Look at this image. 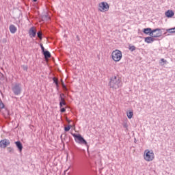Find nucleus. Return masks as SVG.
<instances>
[{
  "label": "nucleus",
  "mask_w": 175,
  "mask_h": 175,
  "mask_svg": "<svg viewBox=\"0 0 175 175\" xmlns=\"http://www.w3.org/2000/svg\"><path fill=\"white\" fill-rule=\"evenodd\" d=\"M108 85L110 88H113V90H118V88H121L122 87V81L121 80V77L118 76L112 77L110 79Z\"/></svg>",
  "instance_id": "1"
},
{
  "label": "nucleus",
  "mask_w": 175,
  "mask_h": 175,
  "mask_svg": "<svg viewBox=\"0 0 175 175\" xmlns=\"http://www.w3.org/2000/svg\"><path fill=\"white\" fill-rule=\"evenodd\" d=\"M71 135L72 136H73L76 143H78V144H83L84 146H86V147H88V142H87V140L84 139L81 134L71 133Z\"/></svg>",
  "instance_id": "2"
},
{
  "label": "nucleus",
  "mask_w": 175,
  "mask_h": 175,
  "mask_svg": "<svg viewBox=\"0 0 175 175\" xmlns=\"http://www.w3.org/2000/svg\"><path fill=\"white\" fill-rule=\"evenodd\" d=\"M121 58H122V53L120 50H115L112 52V59L115 61V62H118L121 61Z\"/></svg>",
  "instance_id": "3"
},
{
  "label": "nucleus",
  "mask_w": 175,
  "mask_h": 175,
  "mask_svg": "<svg viewBox=\"0 0 175 175\" xmlns=\"http://www.w3.org/2000/svg\"><path fill=\"white\" fill-rule=\"evenodd\" d=\"M14 95L18 96L21 94L23 89L21 88V83H15L12 88Z\"/></svg>",
  "instance_id": "4"
},
{
  "label": "nucleus",
  "mask_w": 175,
  "mask_h": 175,
  "mask_svg": "<svg viewBox=\"0 0 175 175\" xmlns=\"http://www.w3.org/2000/svg\"><path fill=\"white\" fill-rule=\"evenodd\" d=\"M145 152H146V154H144L145 161H147V162H151V161H154V152L147 150H145Z\"/></svg>",
  "instance_id": "5"
},
{
  "label": "nucleus",
  "mask_w": 175,
  "mask_h": 175,
  "mask_svg": "<svg viewBox=\"0 0 175 175\" xmlns=\"http://www.w3.org/2000/svg\"><path fill=\"white\" fill-rule=\"evenodd\" d=\"M98 8L100 12H107L110 6L107 2H101L99 3Z\"/></svg>",
  "instance_id": "6"
},
{
  "label": "nucleus",
  "mask_w": 175,
  "mask_h": 175,
  "mask_svg": "<svg viewBox=\"0 0 175 175\" xmlns=\"http://www.w3.org/2000/svg\"><path fill=\"white\" fill-rule=\"evenodd\" d=\"M158 29H152L150 27L144 28L142 31L145 35H149V36H152V33H155Z\"/></svg>",
  "instance_id": "7"
},
{
  "label": "nucleus",
  "mask_w": 175,
  "mask_h": 175,
  "mask_svg": "<svg viewBox=\"0 0 175 175\" xmlns=\"http://www.w3.org/2000/svg\"><path fill=\"white\" fill-rule=\"evenodd\" d=\"M8 146H10V141L9 139H4L0 141V148H6Z\"/></svg>",
  "instance_id": "8"
},
{
  "label": "nucleus",
  "mask_w": 175,
  "mask_h": 175,
  "mask_svg": "<svg viewBox=\"0 0 175 175\" xmlns=\"http://www.w3.org/2000/svg\"><path fill=\"white\" fill-rule=\"evenodd\" d=\"M36 29H35V27H31L29 30V35L30 38H35L36 36Z\"/></svg>",
  "instance_id": "9"
},
{
  "label": "nucleus",
  "mask_w": 175,
  "mask_h": 175,
  "mask_svg": "<svg viewBox=\"0 0 175 175\" xmlns=\"http://www.w3.org/2000/svg\"><path fill=\"white\" fill-rule=\"evenodd\" d=\"M154 29H157V30L156 31L157 32L156 34H154V33H152V38H161V36H162V29L159 28H157Z\"/></svg>",
  "instance_id": "10"
},
{
  "label": "nucleus",
  "mask_w": 175,
  "mask_h": 175,
  "mask_svg": "<svg viewBox=\"0 0 175 175\" xmlns=\"http://www.w3.org/2000/svg\"><path fill=\"white\" fill-rule=\"evenodd\" d=\"M144 40L146 42V43H152V42H155V40H157V39H155L154 37H152V36H148V37H146L144 38Z\"/></svg>",
  "instance_id": "11"
},
{
  "label": "nucleus",
  "mask_w": 175,
  "mask_h": 175,
  "mask_svg": "<svg viewBox=\"0 0 175 175\" xmlns=\"http://www.w3.org/2000/svg\"><path fill=\"white\" fill-rule=\"evenodd\" d=\"M14 143H15L16 148H18L19 152H23V144L21 143V142L16 141Z\"/></svg>",
  "instance_id": "12"
},
{
  "label": "nucleus",
  "mask_w": 175,
  "mask_h": 175,
  "mask_svg": "<svg viewBox=\"0 0 175 175\" xmlns=\"http://www.w3.org/2000/svg\"><path fill=\"white\" fill-rule=\"evenodd\" d=\"M42 54L44 55L45 59H48V58H51V53H50V51L46 49L42 52Z\"/></svg>",
  "instance_id": "13"
},
{
  "label": "nucleus",
  "mask_w": 175,
  "mask_h": 175,
  "mask_svg": "<svg viewBox=\"0 0 175 175\" xmlns=\"http://www.w3.org/2000/svg\"><path fill=\"white\" fill-rule=\"evenodd\" d=\"M174 16V12L172 10H168L165 12V17H167V18H172Z\"/></svg>",
  "instance_id": "14"
},
{
  "label": "nucleus",
  "mask_w": 175,
  "mask_h": 175,
  "mask_svg": "<svg viewBox=\"0 0 175 175\" xmlns=\"http://www.w3.org/2000/svg\"><path fill=\"white\" fill-rule=\"evenodd\" d=\"M10 31L11 33H16L17 32V27L14 26V25H10Z\"/></svg>",
  "instance_id": "15"
},
{
  "label": "nucleus",
  "mask_w": 175,
  "mask_h": 175,
  "mask_svg": "<svg viewBox=\"0 0 175 175\" xmlns=\"http://www.w3.org/2000/svg\"><path fill=\"white\" fill-rule=\"evenodd\" d=\"M65 98H66L65 94L64 93H60L59 96V103L65 102Z\"/></svg>",
  "instance_id": "16"
},
{
  "label": "nucleus",
  "mask_w": 175,
  "mask_h": 175,
  "mask_svg": "<svg viewBox=\"0 0 175 175\" xmlns=\"http://www.w3.org/2000/svg\"><path fill=\"white\" fill-rule=\"evenodd\" d=\"M165 31H166V32H165L163 33V35H166L167 33V32H169V33H175V27L167 29H165Z\"/></svg>",
  "instance_id": "17"
},
{
  "label": "nucleus",
  "mask_w": 175,
  "mask_h": 175,
  "mask_svg": "<svg viewBox=\"0 0 175 175\" xmlns=\"http://www.w3.org/2000/svg\"><path fill=\"white\" fill-rule=\"evenodd\" d=\"M36 33L39 40L42 41V40L43 39V33H42V31H39Z\"/></svg>",
  "instance_id": "18"
},
{
  "label": "nucleus",
  "mask_w": 175,
  "mask_h": 175,
  "mask_svg": "<svg viewBox=\"0 0 175 175\" xmlns=\"http://www.w3.org/2000/svg\"><path fill=\"white\" fill-rule=\"evenodd\" d=\"M62 87L63 90L64 91V92H66V91H68V87H66V85H65V83H64V81H62Z\"/></svg>",
  "instance_id": "19"
},
{
  "label": "nucleus",
  "mask_w": 175,
  "mask_h": 175,
  "mask_svg": "<svg viewBox=\"0 0 175 175\" xmlns=\"http://www.w3.org/2000/svg\"><path fill=\"white\" fill-rule=\"evenodd\" d=\"M160 64L163 66V65H167V61L165 59H161Z\"/></svg>",
  "instance_id": "20"
},
{
  "label": "nucleus",
  "mask_w": 175,
  "mask_h": 175,
  "mask_svg": "<svg viewBox=\"0 0 175 175\" xmlns=\"http://www.w3.org/2000/svg\"><path fill=\"white\" fill-rule=\"evenodd\" d=\"M127 117L129 120H131V118L133 117V111H130L129 112H127Z\"/></svg>",
  "instance_id": "21"
},
{
  "label": "nucleus",
  "mask_w": 175,
  "mask_h": 175,
  "mask_svg": "<svg viewBox=\"0 0 175 175\" xmlns=\"http://www.w3.org/2000/svg\"><path fill=\"white\" fill-rule=\"evenodd\" d=\"M129 50H130V51H131V52H133V51H135V50H136V46H135L133 45V46L129 45Z\"/></svg>",
  "instance_id": "22"
},
{
  "label": "nucleus",
  "mask_w": 175,
  "mask_h": 175,
  "mask_svg": "<svg viewBox=\"0 0 175 175\" xmlns=\"http://www.w3.org/2000/svg\"><path fill=\"white\" fill-rule=\"evenodd\" d=\"M7 150H8V152H10V154H14V149H13V148L12 147H8Z\"/></svg>",
  "instance_id": "23"
},
{
  "label": "nucleus",
  "mask_w": 175,
  "mask_h": 175,
  "mask_svg": "<svg viewBox=\"0 0 175 175\" xmlns=\"http://www.w3.org/2000/svg\"><path fill=\"white\" fill-rule=\"evenodd\" d=\"M59 107H64V106H66V101H62L59 103Z\"/></svg>",
  "instance_id": "24"
},
{
  "label": "nucleus",
  "mask_w": 175,
  "mask_h": 175,
  "mask_svg": "<svg viewBox=\"0 0 175 175\" xmlns=\"http://www.w3.org/2000/svg\"><path fill=\"white\" fill-rule=\"evenodd\" d=\"M70 128H72V126L71 125H68V126L64 127V131L66 132H69L70 131Z\"/></svg>",
  "instance_id": "25"
},
{
  "label": "nucleus",
  "mask_w": 175,
  "mask_h": 175,
  "mask_svg": "<svg viewBox=\"0 0 175 175\" xmlns=\"http://www.w3.org/2000/svg\"><path fill=\"white\" fill-rule=\"evenodd\" d=\"M0 80L1 81H3V80H5V75H3V74H2V72H0Z\"/></svg>",
  "instance_id": "26"
},
{
  "label": "nucleus",
  "mask_w": 175,
  "mask_h": 175,
  "mask_svg": "<svg viewBox=\"0 0 175 175\" xmlns=\"http://www.w3.org/2000/svg\"><path fill=\"white\" fill-rule=\"evenodd\" d=\"M5 108V104L2 102V100H0V109H4Z\"/></svg>",
  "instance_id": "27"
},
{
  "label": "nucleus",
  "mask_w": 175,
  "mask_h": 175,
  "mask_svg": "<svg viewBox=\"0 0 175 175\" xmlns=\"http://www.w3.org/2000/svg\"><path fill=\"white\" fill-rule=\"evenodd\" d=\"M52 80H53V83H54L55 84H57V83H59V82L58 81V79H57V78H55V77H53V78H52Z\"/></svg>",
  "instance_id": "28"
},
{
  "label": "nucleus",
  "mask_w": 175,
  "mask_h": 175,
  "mask_svg": "<svg viewBox=\"0 0 175 175\" xmlns=\"http://www.w3.org/2000/svg\"><path fill=\"white\" fill-rule=\"evenodd\" d=\"M66 111V109L65 107H60V113H65Z\"/></svg>",
  "instance_id": "29"
},
{
  "label": "nucleus",
  "mask_w": 175,
  "mask_h": 175,
  "mask_svg": "<svg viewBox=\"0 0 175 175\" xmlns=\"http://www.w3.org/2000/svg\"><path fill=\"white\" fill-rule=\"evenodd\" d=\"M40 46L41 47L42 53L46 50V49H44V46H43V44H40Z\"/></svg>",
  "instance_id": "30"
},
{
  "label": "nucleus",
  "mask_w": 175,
  "mask_h": 175,
  "mask_svg": "<svg viewBox=\"0 0 175 175\" xmlns=\"http://www.w3.org/2000/svg\"><path fill=\"white\" fill-rule=\"evenodd\" d=\"M123 128H125L126 129H128V123L125 122L123 124Z\"/></svg>",
  "instance_id": "31"
},
{
  "label": "nucleus",
  "mask_w": 175,
  "mask_h": 175,
  "mask_svg": "<svg viewBox=\"0 0 175 175\" xmlns=\"http://www.w3.org/2000/svg\"><path fill=\"white\" fill-rule=\"evenodd\" d=\"M23 70H25L27 72V70H28V66H23Z\"/></svg>",
  "instance_id": "32"
},
{
  "label": "nucleus",
  "mask_w": 175,
  "mask_h": 175,
  "mask_svg": "<svg viewBox=\"0 0 175 175\" xmlns=\"http://www.w3.org/2000/svg\"><path fill=\"white\" fill-rule=\"evenodd\" d=\"M55 85H56L57 90L59 91V82H58L57 83H55Z\"/></svg>",
  "instance_id": "33"
},
{
  "label": "nucleus",
  "mask_w": 175,
  "mask_h": 175,
  "mask_svg": "<svg viewBox=\"0 0 175 175\" xmlns=\"http://www.w3.org/2000/svg\"><path fill=\"white\" fill-rule=\"evenodd\" d=\"M1 42H2V43H6L8 42V39L7 38H3L1 40Z\"/></svg>",
  "instance_id": "34"
},
{
  "label": "nucleus",
  "mask_w": 175,
  "mask_h": 175,
  "mask_svg": "<svg viewBox=\"0 0 175 175\" xmlns=\"http://www.w3.org/2000/svg\"><path fill=\"white\" fill-rule=\"evenodd\" d=\"M33 2H38V0H32Z\"/></svg>",
  "instance_id": "35"
},
{
  "label": "nucleus",
  "mask_w": 175,
  "mask_h": 175,
  "mask_svg": "<svg viewBox=\"0 0 175 175\" xmlns=\"http://www.w3.org/2000/svg\"><path fill=\"white\" fill-rule=\"evenodd\" d=\"M2 85V82L0 81V85Z\"/></svg>",
  "instance_id": "36"
},
{
  "label": "nucleus",
  "mask_w": 175,
  "mask_h": 175,
  "mask_svg": "<svg viewBox=\"0 0 175 175\" xmlns=\"http://www.w3.org/2000/svg\"><path fill=\"white\" fill-rule=\"evenodd\" d=\"M75 147H76V146H75ZM76 148H77V150H79V148H77V147H76Z\"/></svg>",
  "instance_id": "37"
},
{
  "label": "nucleus",
  "mask_w": 175,
  "mask_h": 175,
  "mask_svg": "<svg viewBox=\"0 0 175 175\" xmlns=\"http://www.w3.org/2000/svg\"><path fill=\"white\" fill-rule=\"evenodd\" d=\"M163 29V31H165V29Z\"/></svg>",
  "instance_id": "38"
},
{
  "label": "nucleus",
  "mask_w": 175,
  "mask_h": 175,
  "mask_svg": "<svg viewBox=\"0 0 175 175\" xmlns=\"http://www.w3.org/2000/svg\"><path fill=\"white\" fill-rule=\"evenodd\" d=\"M61 137H62V135H61Z\"/></svg>",
  "instance_id": "39"
}]
</instances>
